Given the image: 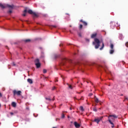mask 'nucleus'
Instances as JSON below:
<instances>
[{"label": "nucleus", "instance_id": "obj_1", "mask_svg": "<svg viewBox=\"0 0 128 128\" xmlns=\"http://www.w3.org/2000/svg\"><path fill=\"white\" fill-rule=\"evenodd\" d=\"M94 42H92L93 44H95V48H100V40L98 39V38H96L94 39Z\"/></svg>", "mask_w": 128, "mask_h": 128}, {"label": "nucleus", "instance_id": "obj_2", "mask_svg": "<svg viewBox=\"0 0 128 128\" xmlns=\"http://www.w3.org/2000/svg\"><path fill=\"white\" fill-rule=\"evenodd\" d=\"M102 118H104L103 116L96 117L94 119L93 122H96L97 124H100V120H102Z\"/></svg>", "mask_w": 128, "mask_h": 128}, {"label": "nucleus", "instance_id": "obj_3", "mask_svg": "<svg viewBox=\"0 0 128 128\" xmlns=\"http://www.w3.org/2000/svg\"><path fill=\"white\" fill-rule=\"evenodd\" d=\"M28 12L30 14H32L34 18H38V14L36 12H34L32 10H28Z\"/></svg>", "mask_w": 128, "mask_h": 128}, {"label": "nucleus", "instance_id": "obj_4", "mask_svg": "<svg viewBox=\"0 0 128 128\" xmlns=\"http://www.w3.org/2000/svg\"><path fill=\"white\" fill-rule=\"evenodd\" d=\"M13 94H14V96H20V94H22V91H20V90L16 91V90H14Z\"/></svg>", "mask_w": 128, "mask_h": 128}, {"label": "nucleus", "instance_id": "obj_5", "mask_svg": "<svg viewBox=\"0 0 128 128\" xmlns=\"http://www.w3.org/2000/svg\"><path fill=\"white\" fill-rule=\"evenodd\" d=\"M110 118H118V116L116 114H110L108 117V120H110Z\"/></svg>", "mask_w": 128, "mask_h": 128}, {"label": "nucleus", "instance_id": "obj_6", "mask_svg": "<svg viewBox=\"0 0 128 128\" xmlns=\"http://www.w3.org/2000/svg\"><path fill=\"white\" fill-rule=\"evenodd\" d=\"M74 125L75 128H80V124L76 122H74Z\"/></svg>", "mask_w": 128, "mask_h": 128}, {"label": "nucleus", "instance_id": "obj_7", "mask_svg": "<svg viewBox=\"0 0 128 128\" xmlns=\"http://www.w3.org/2000/svg\"><path fill=\"white\" fill-rule=\"evenodd\" d=\"M108 122H110V124H112V128H114V122H112V120L110 119H108Z\"/></svg>", "mask_w": 128, "mask_h": 128}, {"label": "nucleus", "instance_id": "obj_8", "mask_svg": "<svg viewBox=\"0 0 128 128\" xmlns=\"http://www.w3.org/2000/svg\"><path fill=\"white\" fill-rule=\"evenodd\" d=\"M0 8H6V4H3L0 3Z\"/></svg>", "mask_w": 128, "mask_h": 128}, {"label": "nucleus", "instance_id": "obj_9", "mask_svg": "<svg viewBox=\"0 0 128 128\" xmlns=\"http://www.w3.org/2000/svg\"><path fill=\"white\" fill-rule=\"evenodd\" d=\"M80 22H82L83 23L84 26H88V22H86L85 21H83L82 20H80Z\"/></svg>", "mask_w": 128, "mask_h": 128}, {"label": "nucleus", "instance_id": "obj_10", "mask_svg": "<svg viewBox=\"0 0 128 128\" xmlns=\"http://www.w3.org/2000/svg\"><path fill=\"white\" fill-rule=\"evenodd\" d=\"M102 68L104 70L105 72H106V70H108V67L106 66V65H105L104 66H102Z\"/></svg>", "mask_w": 128, "mask_h": 128}, {"label": "nucleus", "instance_id": "obj_11", "mask_svg": "<svg viewBox=\"0 0 128 128\" xmlns=\"http://www.w3.org/2000/svg\"><path fill=\"white\" fill-rule=\"evenodd\" d=\"M35 66H36V68H40V63H38V64H36Z\"/></svg>", "mask_w": 128, "mask_h": 128}, {"label": "nucleus", "instance_id": "obj_12", "mask_svg": "<svg viewBox=\"0 0 128 128\" xmlns=\"http://www.w3.org/2000/svg\"><path fill=\"white\" fill-rule=\"evenodd\" d=\"M34 62L35 64H40V59H38V58L34 60Z\"/></svg>", "mask_w": 128, "mask_h": 128}, {"label": "nucleus", "instance_id": "obj_13", "mask_svg": "<svg viewBox=\"0 0 128 128\" xmlns=\"http://www.w3.org/2000/svg\"><path fill=\"white\" fill-rule=\"evenodd\" d=\"M12 106H13V108H16V102H12Z\"/></svg>", "mask_w": 128, "mask_h": 128}, {"label": "nucleus", "instance_id": "obj_14", "mask_svg": "<svg viewBox=\"0 0 128 128\" xmlns=\"http://www.w3.org/2000/svg\"><path fill=\"white\" fill-rule=\"evenodd\" d=\"M97 34L96 33H95L94 34H92V35L91 36V38H96L97 36Z\"/></svg>", "mask_w": 128, "mask_h": 128}, {"label": "nucleus", "instance_id": "obj_15", "mask_svg": "<svg viewBox=\"0 0 128 128\" xmlns=\"http://www.w3.org/2000/svg\"><path fill=\"white\" fill-rule=\"evenodd\" d=\"M6 8H14V5H8L6 4Z\"/></svg>", "mask_w": 128, "mask_h": 128}, {"label": "nucleus", "instance_id": "obj_16", "mask_svg": "<svg viewBox=\"0 0 128 128\" xmlns=\"http://www.w3.org/2000/svg\"><path fill=\"white\" fill-rule=\"evenodd\" d=\"M27 12H28V11L26 10H24V14H22V16H26Z\"/></svg>", "mask_w": 128, "mask_h": 128}, {"label": "nucleus", "instance_id": "obj_17", "mask_svg": "<svg viewBox=\"0 0 128 128\" xmlns=\"http://www.w3.org/2000/svg\"><path fill=\"white\" fill-rule=\"evenodd\" d=\"M95 102H96V104H98V102H100V100L98 99V98H96L95 100Z\"/></svg>", "mask_w": 128, "mask_h": 128}, {"label": "nucleus", "instance_id": "obj_18", "mask_svg": "<svg viewBox=\"0 0 128 128\" xmlns=\"http://www.w3.org/2000/svg\"><path fill=\"white\" fill-rule=\"evenodd\" d=\"M27 80L29 82V84H32V79L28 78V79Z\"/></svg>", "mask_w": 128, "mask_h": 128}, {"label": "nucleus", "instance_id": "obj_19", "mask_svg": "<svg viewBox=\"0 0 128 128\" xmlns=\"http://www.w3.org/2000/svg\"><path fill=\"white\" fill-rule=\"evenodd\" d=\"M114 52V49H112L111 50H110V54H112Z\"/></svg>", "mask_w": 128, "mask_h": 128}, {"label": "nucleus", "instance_id": "obj_20", "mask_svg": "<svg viewBox=\"0 0 128 128\" xmlns=\"http://www.w3.org/2000/svg\"><path fill=\"white\" fill-rule=\"evenodd\" d=\"M104 48V42H102V46L100 48V50H102V48Z\"/></svg>", "mask_w": 128, "mask_h": 128}, {"label": "nucleus", "instance_id": "obj_21", "mask_svg": "<svg viewBox=\"0 0 128 128\" xmlns=\"http://www.w3.org/2000/svg\"><path fill=\"white\" fill-rule=\"evenodd\" d=\"M69 88H70V90H72V85L70 84H67Z\"/></svg>", "mask_w": 128, "mask_h": 128}, {"label": "nucleus", "instance_id": "obj_22", "mask_svg": "<svg viewBox=\"0 0 128 128\" xmlns=\"http://www.w3.org/2000/svg\"><path fill=\"white\" fill-rule=\"evenodd\" d=\"M80 110H82V112H84V107L82 106L80 107Z\"/></svg>", "mask_w": 128, "mask_h": 128}, {"label": "nucleus", "instance_id": "obj_23", "mask_svg": "<svg viewBox=\"0 0 128 128\" xmlns=\"http://www.w3.org/2000/svg\"><path fill=\"white\" fill-rule=\"evenodd\" d=\"M24 42H30V40L27 39V40H24Z\"/></svg>", "mask_w": 128, "mask_h": 128}, {"label": "nucleus", "instance_id": "obj_24", "mask_svg": "<svg viewBox=\"0 0 128 128\" xmlns=\"http://www.w3.org/2000/svg\"><path fill=\"white\" fill-rule=\"evenodd\" d=\"M110 48L112 50H114V44H111L110 46Z\"/></svg>", "mask_w": 128, "mask_h": 128}, {"label": "nucleus", "instance_id": "obj_25", "mask_svg": "<svg viewBox=\"0 0 128 128\" xmlns=\"http://www.w3.org/2000/svg\"><path fill=\"white\" fill-rule=\"evenodd\" d=\"M58 58V55H56V54H55L54 56V60H56V58Z\"/></svg>", "mask_w": 128, "mask_h": 128}, {"label": "nucleus", "instance_id": "obj_26", "mask_svg": "<svg viewBox=\"0 0 128 128\" xmlns=\"http://www.w3.org/2000/svg\"><path fill=\"white\" fill-rule=\"evenodd\" d=\"M46 100H52V99H50V98H45Z\"/></svg>", "mask_w": 128, "mask_h": 128}, {"label": "nucleus", "instance_id": "obj_27", "mask_svg": "<svg viewBox=\"0 0 128 128\" xmlns=\"http://www.w3.org/2000/svg\"><path fill=\"white\" fill-rule=\"evenodd\" d=\"M43 72H44V74H46V70L44 69V70H43Z\"/></svg>", "mask_w": 128, "mask_h": 128}, {"label": "nucleus", "instance_id": "obj_28", "mask_svg": "<svg viewBox=\"0 0 128 128\" xmlns=\"http://www.w3.org/2000/svg\"><path fill=\"white\" fill-rule=\"evenodd\" d=\"M93 110L94 111V112H98V110H96V108H94V109H93Z\"/></svg>", "mask_w": 128, "mask_h": 128}, {"label": "nucleus", "instance_id": "obj_29", "mask_svg": "<svg viewBox=\"0 0 128 128\" xmlns=\"http://www.w3.org/2000/svg\"><path fill=\"white\" fill-rule=\"evenodd\" d=\"M78 36H80V38H82V34H81V33H78Z\"/></svg>", "mask_w": 128, "mask_h": 128}, {"label": "nucleus", "instance_id": "obj_30", "mask_svg": "<svg viewBox=\"0 0 128 128\" xmlns=\"http://www.w3.org/2000/svg\"><path fill=\"white\" fill-rule=\"evenodd\" d=\"M12 66H16V63H14V62H13L12 63Z\"/></svg>", "mask_w": 128, "mask_h": 128}, {"label": "nucleus", "instance_id": "obj_31", "mask_svg": "<svg viewBox=\"0 0 128 128\" xmlns=\"http://www.w3.org/2000/svg\"><path fill=\"white\" fill-rule=\"evenodd\" d=\"M80 28H82V24L80 25Z\"/></svg>", "mask_w": 128, "mask_h": 128}, {"label": "nucleus", "instance_id": "obj_32", "mask_svg": "<svg viewBox=\"0 0 128 128\" xmlns=\"http://www.w3.org/2000/svg\"><path fill=\"white\" fill-rule=\"evenodd\" d=\"M126 48H128V42H126Z\"/></svg>", "mask_w": 128, "mask_h": 128}, {"label": "nucleus", "instance_id": "obj_33", "mask_svg": "<svg viewBox=\"0 0 128 128\" xmlns=\"http://www.w3.org/2000/svg\"><path fill=\"white\" fill-rule=\"evenodd\" d=\"M10 114L11 116H14V112H10Z\"/></svg>", "mask_w": 128, "mask_h": 128}, {"label": "nucleus", "instance_id": "obj_34", "mask_svg": "<svg viewBox=\"0 0 128 128\" xmlns=\"http://www.w3.org/2000/svg\"><path fill=\"white\" fill-rule=\"evenodd\" d=\"M62 118H64V114H62Z\"/></svg>", "mask_w": 128, "mask_h": 128}, {"label": "nucleus", "instance_id": "obj_35", "mask_svg": "<svg viewBox=\"0 0 128 128\" xmlns=\"http://www.w3.org/2000/svg\"><path fill=\"white\" fill-rule=\"evenodd\" d=\"M12 12L11 10L8 11L9 14H12Z\"/></svg>", "mask_w": 128, "mask_h": 128}, {"label": "nucleus", "instance_id": "obj_36", "mask_svg": "<svg viewBox=\"0 0 128 128\" xmlns=\"http://www.w3.org/2000/svg\"><path fill=\"white\" fill-rule=\"evenodd\" d=\"M56 88V86H54L52 88V90H54V89Z\"/></svg>", "mask_w": 128, "mask_h": 128}, {"label": "nucleus", "instance_id": "obj_37", "mask_svg": "<svg viewBox=\"0 0 128 128\" xmlns=\"http://www.w3.org/2000/svg\"><path fill=\"white\" fill-rule=\"evenodd\" d=\"M92 96V94L90 93L89 94V96Z\"/></svg>", "mask_w": 128, "mask_h": 128}, {"label": "nucleus", "instance_id": "obj_38", "mask_svg": "<svg viewBox=\"0 0 128 128\" xmlns=\"http://www.w3.org/2000/svg\"><path fill=\"white\" fill-rule=\"evenodd\" d=\"M58 120H60V118H56V122H58Z\"/></svg>", "mask_w": 128, "mask_h": 128}, {"label": "nucleus", "instance_id": "obj_39", "mask_svg": "<svg viewBox=\"0 0 128 128\" xmlns=\"http://www.w3.org/2000/svg\"><path fill=\"white\" fill-rule=\"evenodd\" d=\"M96 98H96V96H94V100H96Z\"/></svg>", "mask_w": 128, "mask_h": 128}, {"label": "nucleus", "instance_id": "obj_40", "mask_svg": "<svg viewBox=\"0 0 128 128\" xmlns=\"http://www.w3.org/2000/svg\"><path fill=\"white\" fill-rule=\"evenodd\" d=\"M86 42H90V40H88V39H86Z\"/></svg>", "mask_w": 128, "mask_h": 128}, {"label": "nucleus", "instance_id": "obj_41", "mask_svg": "<svg viewBox=\"0 0 128 128\" xmlns=\"http://www.w3.org/2000/svg\"><path fill=\"white\" fill-rule=\"evenodd\" d=\"M55 82H58V80H56Z\"/></svg>", "mask_w": 128, "mask_h": 128}, {"label": "nucleus", "instance_id": "obj_42", "mask_svg": "<svg viewBox=\"0 0 128 128\" xmlns=\"http://www.w3.org/2000/svg\"><path fill=\"white\" fill-rule=\"evenodd\" d=\"M0 96H2V93L0 92Z\"/></svg>", "mask_w": 128, "mask_h": 128}, {"label": "nucleus", "instance_id": "obj_43", "mask_svg": "<svg viewBox=\"0 0 128 128\" xmlns=\"http://www.w3.org/2000/svg\"><path fill=\"white\" fill-rule=\"evenodd\" d=\"M53 27L54 28H56V26H54Z\"/></svg>", "mask_w": 128, "mask_h": 128}, {"label": "nucleus", "instance_id": "obj_44", "mask_svg": "<svg viewBox=\"0 0 128 128\" xmlns=\"http://www.w3.org/2000/svg\"><path fill=\"white\" fill-rule=\"evenodd\" d=\"M70 110H72V108H70Z\"/></svg>", "mask_w": 128, "mask_h": 128}, {"label": "nucleus", "instance_id": "obj_45", "mask_svg": "<svg viewBox=\"0 0 128 128\" xmlns=\"http://www.w3.org/2000/svg\"><path fill=\"white\" fill-rule=\"evenodd\" d=\"M80 100H84V98H82H82H80Z\"/></svg>", "mask_w": 128, "mask_h": 128}, {"label": "nucleus", "instance_id": "obj_46", "mask_svg": "<svg viewBox=\"0 0 128 128\" xmlns=\"http://www.w3.org/2000/svg\"><path fill=\"white\" fill-rule=\"evenodd\" d=\"M52 100H54V97Z\"/></svg>", "mask_w": 128, "mask_h": 128}, {"label": "nucleus", "instance_id": "obj_47", "mask_svg": "<svg viewBox=\"0 0 128 128\" xmlns=\"http://www.w3.org/2000/svg\"><path fill=\"white\" fill-rule=\"evenodd\" d=\"M100 104L102 105V103L100 102Z\"/></svg>", "mask_w": 128, "mask_h": 128}, {"label": "nucleus", "instance_id": "obj_48", "mask_svg": "<svg viewBox=\"0 0 128 128\" xmlns=\"http://www.w3.org/2000/svg\"><path fill=\"white\" fill-rule=\"evenodd\" d=\"M70 28H72V25H70Z\"/></svg>", "mask_w": 128, "mask_h": 128}, {"label": "nucleus", "instance_id": "obj_49", "mask_svg": "<svg viewBox=\"0 0 128 128\" xmlns=\"http://www.w3.org/2000/svg\"><path fill=\"white\" fill-rule=\"evenodd\" d=\"M64 60H66V58H64Z\"/></svg>", "mask_w": 128, "mask_h": 128}, {"label": "nucleus", "instance_id": "obj_50", "mask_svg": "<svg viewBox=\"0 0 128 128\" xmlns=\"http://www.w3.org/2000/svg\"><path fill=\"white\" fill-rule=\"evenodd\" d=\"M0 106H2V104H0Z\"/></svg>", "mask_w": 128, "mask_h": 128}, {"label": "nucleus", "instance_id": "obj_51", "mask_svg": "<svg viewBox=\"0 0 128 128\" xmlns=\"http://www.w3.org/2000/svg\"><path fill=\"white\" fill-rule=\"evenodd\" d=\"M52 128H56V127H53Z\"/></svg>", "mask_w": 128, "mask_h": 128}, {"label": "nucleus", "instance_id": "obj_52", "mask_svg": "<svg viewBox=\"0 0 128 128\" xmlns=\"http://www.w3.org/2000/svg\"><path fill=\"white\" fill-rule=\"evenodd\" d=\"M81 86H82V84L81 83Z\"/></svg>", "mask_w": 128, "mask_h": 128}, {"label": "nucleus", "instance_id": "obj_53", "mask_svg": "<svg viewBox=\"0 0 128 128\" xmlns=\"http://www.w3.org/2000/svg\"><path fill=\"white\" fill-rule=\"evenodd\" d=\"M70 32H72V31L70 30Z\"/></svg>", "mask_w": 128, "mask_h": 128}, {"label": "nucleus", "instance_id": "obj_54", "mask_svg": "<svg viewBox=\"0 0 128 128\" xmlns=\"http://www.w3.org/2000/svg\"><path fill=\"white\" fill-rule=\"evenodd\" d=\"M77 83H78V82H77Z\"/></svg>", "mask_w": 128, "mask_h": 128}, {"label": "nucleus", "instance_id": "obj_55", "mask_svg": "<svg viewBox=\"0 0 128 128\" xmlns=\"http://www.w3.org/2000/svg\"><path fill=\"white\" fill-rule=\"evenodd\" d=\"M60 46H62V44H60Z\"/></svg>", "mask_w": 128, "mask_h": 128}]
</instances>
